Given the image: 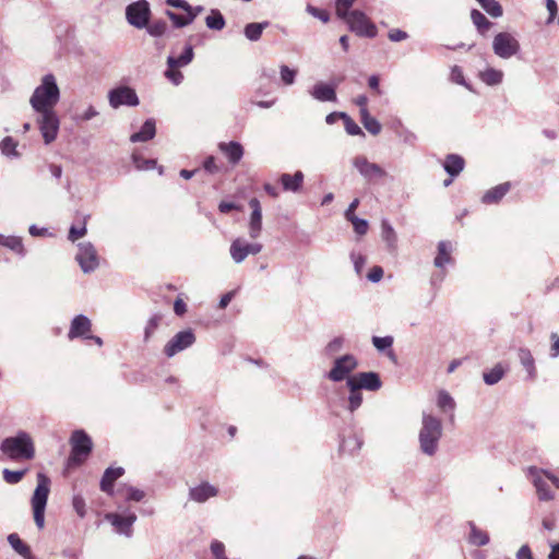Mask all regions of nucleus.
Masks as SVG:
<instances>
[{"label": "nucleus", "mask_w": 559, "mask_h": 559, "mask_svg": "<svg viewBox=\"0 0 559 559\" xmlns=\"http://www.w3.org/2000/svg\"><path fill=\"white\" fill-rule=\"evenodd\" d=\"M75 260L83 273H92L99 266V257L95 246L90 241L78 243Z\"/></svg>", "instance_id": "nucleus-10"}, {"label": "nucleus", "mask_w": 559, "mask_h": 559, "mask_svg": "<svg viewBox=\"0 0 559 559\" xmlns=\"http://www.w3.org/2000/svg\"><path fill=\"white\" fill-rule=\"evenodd\" d=\"M544 472L545 471L538 469L537 467L528 468V473L532 476V481L536 489L538 499L540 501H550L554 499V492L551 491L547 481L542 476Z\"/></svg>", "instance_id": "nucleus-19"}, {"label": "nucleus", "mask_w": 559, "mask_h": 559, "mask_svg": "<svg viewBox=\"0 0 559 559\" xmlns=\"http://www.w3.org/2000/svg\"><path fill=\"white\" fill-rule=\"evenodd\" d=\"M269 26V22L249 23L245 26L243 34L247 39L257 41L261 38L263 31Z\"/></svg>", "instance_id": "nucleus-36"}, {"label": "nucleus", "mask_w": 559, "mask_h": 559, "mask_svg": "<svg viewBox=\"0 0 559 559\" xmlns=\"http://www.w3.org/2000/svg\"><path fill=\"white\" fill-rule=\"evenodd\" d=\"M193 57H194L193 47L191 45H187L185 47L183 52L180 56H178V57L168 56L167 66L169 68H182V67L188 66L193 60Z\"/></svg>", "instance_id": "nucleus-30"}, {"label": "nucleus", "mask_w": 559, "mask_h": 559, "mask_svg": "<svg viewBox=\"0 0 559 559\" xmlns=\"http://www.w3.org/2000/svg\"><path fill=\"white\" fill-rule=\"evenodd\" d=\"M506 370L501 364H497L492 369L483 373V379L486 384L493 385L498 383L504 376Z\"/></svg>", "instance_id": "nucleus-42"}, {"label": "nucleus", "mask_w": 559, "mask_h": 559, "mask_svg": "<svg viewBox=\"0 0 559 559\" xmlns=\"http://www.w3.org/2000/svg\"><path fill=\"white\" fill-rule=\"evenodd\" d=\"M133 163L138 169H153L156 165V160L154 159H145L138 155H133Z\"/></svg>", "instance_id": "nucleus-60"}, {"label": "nucleus", "mask_w": 559, "mask_h": 559, "mask_svg": "<svg viewBox=\"0 0 559 559\" xmlns=\"http://www.w3.org/2000/svg\"><path fill=\"white\" fill-rule=\"evenodd\" d=\"M218 148L233 165L238 164L243 156V147L239 142L236 141H230L228 143L221 142L218 144Z\"/></svg>", "instance_id": "nucleus-21"}, {"label": "nucleus", "mask_w": 559, "mask_h": 559, "mask_svg": "<svg viewBox=\"0 0 559 559\" xmlns=\"http://www.w3.org/2000/svg\"><path fill=\"white\" fill-rule=\"evenodd\" d=\"M261 250V243H250L240 238L235 239L229 248L230 257L235 263H241L248 255H255L260 253Z\"/></svg>", "instance_id": "nucleus-15"}, {"label": "nucleus", "mask_w": 559, "mask_h": 559, "mask_svg": "<svg viewBox=\"0 0 559 559\" xmlns=\"http://www.w3.org/2000/svg\"><path fill=\"white\" fill-rule=\"evenodd\" d=\"M511 183H500L488 191L481 197V202L485 204H496L502 200V198L510 191Z\"/></svg>", "instance_id": "nucleus-26"}, {"label": "nucleus", "mask_w": 559, "mask_h": 559, "mask_svg": "<svg viewBox=\"0 0 559 559\" xmlns=\"http://www.w3.org/2000/svg\"><path fill=\"white\" fill-rule=\"evenodd\" d=\"M156 133V127H155V120L154 119H147L141 127L139 132H135L131 135L130 140L131 142H146L148 140H152L155 136Z\"/></svg>", "instance_id": "nucleus-27"}, {"label": "nucleus", "mask_w": 559, "mask_h": 559, "mask_svg": "<svg viewBox=\"0 0 559 559\" xmlns=\"http://www.w3.org/2000/svg\"><path fill=\"white\" fill-rule=\"evenodd\" d=\"M437 404L438 406L442 409V411H453L454 407H455V402L454 400L452 399V396L445 392V391H441L439 392L438 394V401H437Z\"/></svg>", "instance_id": "nucleus-48"}, {"label": "nucleus", "mask_w": 559, "mask_h": 559, "mask_svg": "<svg viewBox=\"0 0 559 559\" xmlns=\"http://www.w3.org/2000/svg\"><path fill=\"white\" fill-rule=\"evenodd\" d=\"M72 507L76 514L83 519L86 515L85 500L81 495H74L72 498Z\"/></svg>", "instance_id": "nucleus-54"}, {"label": "nucleus", "mask_w": 559, "mask_h": 559, "mask_svg": "<svg viewBox=\"0 0 559 559\" xmlns=\"http://www.w3.org/2000/svg\"><path fill=\"white\" fill-rule=\"evenodd\" d=\"M344 127L349 135H362L365 136L361 128L348 116H344Z\"/></svg>", "instance_id": "nucleus-53"}, {"label": "nucleus", "mask_w": 559, "mask_h": 559, "mask_svg": "<svg viewBox=\"0 0 559 559\" xmlns=\"http://www.w3.org/2000/svg\"><path fill=\"white\" fill-rule=\"evenodd\" d=\"M464 159L456 154H449L444 160L443 168L452 177L457 176L464 168Z\"/></svg>", "instance_id": "nucleus-32"}, {"label": "nucleus", "mask_w": 559, "mask_h": 559, "mask_svg": "<svg viewBox=\"0 0 559 559\" xmlns=\"http://www.w3.org/2000/svg\"><path fill=\"white\" fill-rule=\"evenodd\" d=\"M280 75H281V80L282 82L285 84V85H293L295 83V80H296V75H297V70L295 69H290L288 66L286 64H282L280 67Z\"/></svg>", "instance_id": "nucleus-49"}, {"label": "nucleus", "mask_w": 559, "mask_h": 559, "mask_svg": "<svg viewBox=\"0 0 559 559\" xmlns=\"http://www.w3.org/2000/svg\"><path fill=\"white\" fill-rule=\"evenodd\" d=\"M471 17L474 25L481 34H485V32H487L492 25V23L480 11L476 9L472 10Z\"/></svg>", "instance_id": "nucleus-44"}, {"label": "nucleus", "mask_w": 559, "mask_h": 559, "mask_svg": "<svg viewBox=\"0 0 559 559\" xmlns=\"http://www.w3.org/2000/svg\"><path fill=\"white\" fill-rule=\"evenodd\" d=\"M37 114L36 122L41 133L45 144L52 143L58 135L60 120L56 110L35 111Z\"/></svg>", "instance_id": "nucleus-8"}, {"label": "nucleus", "mask_w": 559, "mask_h": 559, "mask_svg": "<svg viewBox=\"0 0 559 559\" xmlns=\"http://www.w3.org/2000/svg\"><path fill=\"white\" fill-rule=\"evenodd\" d=\"M306 10L310 15L319 19L323 23H328L330 20V15L325 10H321V9L310 5V4L307 5Z\"/></svg>", "instance_id": "nucleus-59"}, {"label": "nucleus", "mask_w": 559, "mask_h": 559, "mask_svg": "<svg viewBox=\"0 0 559 559\" xmlns=\"http://www.w3.org/2000/svg\"><path fill=\"white\" fill-rule=\"evenodd\" d=\"M8 543L19 555L25 558H29V547L20 538V536L16 533L9 534Z\"/></svg>", "instance_id": "nucleus-40"}, {"label": "nucleus", "mask_w": 559, "mask_h": 559, "mask_svg": "<svg viewBox=\"0 0 559 559\" xmlns=\"http://www.w3.org/2000/svg\"><path fill=\"white\" fill-rule=\"evenodd\" d=\"M347 382L354 384V389L367 390L371 392L378 391L382 386V381L377 372H358L354 374Z\"/></svg>", "instance_id": "nucleus-17"}, {"label": "nucleus", "mask_w": 559, "mask_h": 559, "mask_svg": "<svg viewBox=\"0 0 559 559\" xmlns=\"http://www.w3.org/2000/svg\"><path fill=\"white\" fill-rule=\"evenodd\" d=\"M451 243L448 241H440L438 243V254L435 258V265L439 269H442L445 264L451 262Z\"/></svg>", "instance_id": "nucleus-33"}, {"label": "nucleus", "mask_w": 559, "mask_h": 559, "mask_svg": "<svg viewBox=\"0 0 559 559\" xmlns=\"http://www.w3.org/2000/svg\"><path fill=\"white\" fill-rule=\"evenodd\" d=\"M310 95L319 102L336 100L335 86L323 82L316 83L310 90Z\"/></svg>", "instance_id": "nucleus-22"}, {"label": "nucleus", "mask_w": 559, "mask_h": 559, "mask_svg": "<svg viewBox=\"0 0 559 559\" xmlns=\"http://www.w3.org/2000/svg\"><path fill=\"white\" fill-rule=\"evenodd\" d=\"M147 33L153 37H160L167 31V23L163 20L154 21L151 24H147L145 27Z\"/></svg>", "instance_id": "nucleus-47"}, {"label": "nucleus", "mask_w": 559, "mask_h": 559, "mask_svg": "<svg viewBox=\"0 0 559 559\" xmlns=\"http://www.w3.org/2000/svg\"><path fill=\"white\" fill-rule=\"evenodd\" d=\"M480 7L491 16L499 17L502 15V7L496 0H477Z\"/></svg>", "instance_id": "nucleus-45"}, {"label": "nucleus", "mask_w": 559, "mask_h": 559, "mask_svg": "<svg viewBox=\"0 0 559 559\" xmlns=\"http://www.w3.org/2000/svg\"><path fill=\"white\" fill-rule=\"evenodd\" d=\"M136 514L129 509H124L120 512H111L105 515V520L109 522L118 534L131 537L133 530L132 526L136 522Z\"/></svg>", "instance_id": "nucleus-12"}, {"label": "nucleus", "mask_w": 559, "mask_h": 559, "mask_svg": "<svg viewBox=\"0 0 559 559\" xmlns=\"http://www.w3.org/2000/svg\"><path fill=\"white\" fill-rule=\"evenodd\" d=\"M396 135L406 144L414 145L417 141V135L408 130L407 128H402V130H396Z\"/></svg>", "instance_id": "nucleus-57"}, {"label": "nucleus", "mask_w": 559, "mask_h": 559, "mask_svg": "<svg viewBox=\"0 0 559 559\" xmlns=\"http://www.w3.org/2000/svg\"><path fill=\"white\" fill-rule=\"evenodd\" d=\"M71 454L70 462L74 464H82L90 455L93 449V442L90 436L84 430H74L70 438Z\"/></svg>", "instance_id": "nucleus-6"}, {"label": "nucleus", "mask_w": 559, "mask_h": 559, "mask_svg": "<svg viewBox=\"0 0 559 559\" xmlns=\"http://www.w3.org/2000/svg\"><path fill=\"white\" fill-rule=\"evenodd\" d=\"M520 43L508 32L498 33L492 40V50L501 59H510L520 51Z\"/></svg>", "instance_id": "nucleus-9"}, {"label": "nucleus", "mask_w": 559, "mask_h": 559, "mask_svg": "<svg viewBox=\"0 0 559 559\" xmlns=\"http://www.w3.org/2000/svg\"><path fill=\"white\" fill-rule=\"evenodd\" d=\"M442 431V423L438 417L423 413L418 441L424 454L432 456L437 453Z\"/></svg>", "instance_id": "nucleus-2"}, {"label": "nucleus", "mask_w": 559, "mask_h": 559, "mask_svg": "<svg viewBox=\"0 0 559 559\" xmlns=\"http://www.w3.org/2000/svg\"><path fill=\"white\" fill-rule=\"evenodd\" d=\"M349 390V395L347 397V405H346V409L349 412V413H355L362 404V394L360 392V390L358 389H354V384L353 383H349L347 382V385H346Z\"/></svg>", "instance_id": "nucleus-34"}, {"label": "nucleus", "mask_w": 559, "mask_h": 559, "mask_svg": "<svg viewBox=\"0 0 559 559\" xmlns=\"http://www.w3.org/2000/svg\"><path fill=\"white\" fill-rule=\"evenodd\" d=\"M165 76L175 85H179L183 80V75L178 70V68L168 67V69L165 71Z\"/></svg>", "instance_id": "nucleus-61"}, {"label": "nucleus", "mask_w": 559, "mask_h": 559, "mask_svg": "<svg viewBox=\"0 0 559 559\" xmlns=\"http://www.w3.org/2000/svg\"><path fill=\"white\" fill-rule=\"evenodd\" d=\"M468 526H469V534H468L467 540L471 545L481 547V546H486L489 543L490 538L486 531L479 528L473 522H469Z\"/></svg>", "instance_id": "nucleus-28"}, {"label": "nucleus", "mask_w": 559, "mask_h": 559, "mask_svg": "<svg viewBox=\"0 0 559 559\" xmlns=\"http://www.w3.org/2000/svg\"><path fill=\"white\" fill-rule=\"evenodd\" d=\"M16 146H17V142L11 136H5L0 142L1 153L9 158H17L20 156V153L16 150Z\"/></svg>", "instance_id": "nucleus-43"}, {"label": "nucleus", "mask_w": 559, "mask_h": 559, "mask_svg": "<svg viewBox=\"0 0 559 559\" xmlns=\"http://www.w3.org/2000/svg\"><path fill=\"white\" fill-rule=\"evenodd\" d=\"M124 469L122 467H108L102 479H100V490L106 492L109 496L114 495V483L123 475Z\"/></svg>", "instance_id": "nucleus-24"}, {"label": "nucleus", "mask_w": 559, "mask_h": 559, "mask_svg": "<svg viewBox=\"0 0 559 559\" xmlns=\"http://www.w3.org/2000/svg\"><path fill=\"white\" fill-rule=\"evenodd\" d=\"M60 99V90L53 74L41 78L40 84L34 90L29 104L34 111L55 110Z\"/></svg>", "instance_id": "nucleus-1"}, {"label": "nucleus", "mask_w": 559, "mask_h": 559, "mask_svg": "<svg viewBox=\"0 0 559 559\" xmlns=\"http://www.w3.org/2000/svg\"><path fill=\"white\" fill-rule=\"evenodd\" d=\"M249 206L252 210L249 222V236L255 239L260 236L262 230V210L260 201L257 198H252L249 201Z\"/></svg>", "instance_id": "nucleus-20"}, {"label": "nucleus", "mask_w": 559, "mask_h": 559, "mask_svg": "<svg viewBox=\"0 0 559 559\" xmlns=\"http://www.w3.org/2000/svg\"><path fill=\"white\" fill-rule=\"evenodd\" d=\"M0 450L11 460H32L35 456L34 442L25 431H19L13 437L5 438Z\"/></svg>", "instance_id": "nucleus-3"}, {"label": "nucleus", "mask_w": 559, "mask_h": 559, "mask_svg": "<svg viewBox=\"0 0 559 559\" xmlns=\"http://www.w3.org/2000/svg\"><path fill=\"white\" fill-rule=\"evenodd\" d=\"M195 342V335L192 330H183L176 333L165 345L164 354L171 358L178 353L191 347Z\"/></svg>", "instance_id": "nucleus-13"}, {"label": "nucleus", "mask_w": 559, "mask_h": 559, "mask_svg": "<svg viewBox=\"0 0 559 559\" xmlns=\"http://www.w3.org/2000/svg\"><path fill=\"white\" fill-rule=\"evenodd\" d=\"M353 224L354 230L356 234L362 236L368 231V222L366 219L354 217L349 221Z\"/></svg>", "instance_id": "nucleus-62"}, {"label": "nucleus", "mask_w": 559, "mask_h": 559, "mask_svg": "<svg viewBox=\"0 0 559 559\" xmlns=\"http://www.w3.org/2000/svg\"><path fill=\"white\" fill-rule=\"evenodd\" d=\"M342 20L346 22L350 32L359 37L374 38L378 34L376 24L361 10H352Z\"/></svg>", "instance_id": "nucleus-5"}, {"label": "nucleus", "mask_w": 559, "mask_h": 559, "mask_svg": "<svg viewBox=\"0 0 559 559\" xmlns=\"http://www.w3.org/2000/svg\"><path fill=\"white\" fill-rule=\"evenodd\" d=\"M372 344L378 350L383 352L392 346L393 337L392 336H383V337L373 336Z\"/></svg>", "instance_id": "nucleus-56"}, {"label": "nucleus", "mask_w": 559, "mask_h": 559, "mask_svg": "<svg viewBox=\"0 0 559 559\" xmlns=\"http://www.w3.org/2000/svg\"><path fill=\"white\" fill-rule=\"evenodd\" d=\"M92 331V321L84 314L75 316L70 324L68 338L73 341L75 338H87Z\"/></svg>", "instance_id": "nucleus-18"}, {"label": "nucleus", "mask_w": 559, "mask_h": 559, "mask_svg": "<svg viewBox=\"0 0 559 559\" xmlns=\"http://www.w3.org/2000/svg\"><path fill=\"white\" fill-rule=\"evenodd\" d=\"M87 228H86V217L84 218L82 226L76 227L72 225L69 229L68 239L72 242H75L79 238H82L86 235Z\"/></svg>", "instance_id": "nucleus-52"}, {"label": "nucleus", "mask_w": 559, "mask_h": 559, "mask_svg": "<svg viewBox=\"0 0 559 559\" xmlns=\"http://www.w3.org/2000/svg\"><path fill=\"white\" fill-rule=\"evenodd\" d=\"M118 492L123 493L126 500L136 502L141 501L145 496L143 490H140L132 486H123L122 488L118 489Z\"/></svg>", "instance_id": "nucleus-46"}, {"label": "nucleus", "mask_w": 559, "mask_h": 559, "mask_svg": "<svg viewBox=\"0 0 559 559\" xmlns=\"http://www.w3.org/2000/svg\"><path fill=\"white\" fill-rule=\"evenodd\" d=\"M360 121L370 134L378 135L381 132V123L368 110H362Z\"/></svg>", "instance_id": "nucleus-37"}, {"label": "nucleus", "mask_w": 559, "mask_h": 559, "mask_svg": "<svg viewBox=\"0 0 559 559\" xmlns=\"http://www.w3.org/2000/svg\"><path fill=\"white\" fill-rule=\"evenodd\" d=\"M356 0H336L335 1V9H336V15L340 19H343L344 16L348 15L350 13V8L355 3Z\"/></svg>", "instance_id": "nucleus-51"}, {"label": "nucleus", "mask_w": 559, "mask_h": 559, "mask_svg": "<svg viewBox=\"0 0 559 559\" xmlns=\"http://www.w3.org/2000/svg\"><path fill=\"white\" fill-rule=\"evenodd\" d=\"M350 259H352V261L354 263V269H355L356 273L358 275H360L361 272H362V269H364V266L366 264L365 255H362L361 253L352 252L350 253Z\"/></svg>", "instance_id": "nucleus-63"}, {"label": "nucleus", "mask_w": 559, "mask_h": 559, "mask_svg": "<svg viewBox=\"0 0 559 559\" xmlns=\"http://www.w3.org/2000/svg\"><path fill=\"white\" fill-rule=\"evenodd\" d=\"M25 474H26V469L11 471V469L4 468L2 472L3 479L5 480V483H8L10 485H14V484H17L19 481H21Z\"/></svg>", "instance_id": "nucleus-50"}, {"label": "nucleus", "mask_w": 559, "mask_h": 559, "mask_svg": "<svg viewBox=\"0 0 559 559\" xmlns=\"http://www.w3.org/2000/svg\"><path fill=\"white\" fill-rule=\"evenodd\" d=\"M388 38L391 41L397 43V41H402V40L407 39L408 38V34L405 31H402L400 28H392L388 33Z\"/></svg>", "instance_id": "nucleus-64"}, {"label": "nucleus", "mask_w": 559, "mask_h": 559, "mask_svg": "<svg viewBox=\"0 0 559 559\" xmlns=\"http://www.w3.org/2000/svg\"><path fill=\"white\" fill-rule=\"evenodd\" d=\"M50 491V479L43 473L37 474V486L32 497V508L36 526L41 530L45 526V509Z\"/></svg>", "instance_id": "nucleus-4"}, {"label": "nucleus", "mask_w": 559, "mask_h": 559, "mask_svg": "<svg viewBox=\"0 0 559 559\" xmlns=\"http://www.w3.org/2000/svg\"><path fill=\"white\" fill-rule=\"evenodd\" d=\"M479 79L489 86L499 85L503 79V72L495 68H487L479 72Z\"/></svg>", "instance_id": "nucleus-35"}, {"label": "nucleus", "mask_w": 559, "mask_h": 559, "mask_svg": "<svg viewBox=\"0 0 559 559\" xmlns=\"http://www.w3.org/2000/svg\"><path fill=\"white\" fill-rule=\"evenodd\" d=\"M150 17L151 9L146 0L132 2L126 8V19L128 23L135 28L141 29L146 27Z\"/></svg>", "instance_id": "nucleus-11"}, {"label": "nucleus", "mask_w": 559, "mask_h": 559, "mask_svg": "<svg viewBox=\"0 0 559 559\" xmlns=\"http://www.w3.org/2000/svg\"><path fill=\"white\" fill-rule=\"evenodd\" d=\"M304 174L298 170L294 175L290 174H282L280 177V182L285 191L289 192H299L302 183H304Z\"/></svg>", "instance_id": "nucleus-25"}, {"label": "nucleus", "mask_w": 559, "mask_h": 559, "mask_svg": "<svg viewBox=\"0 0 559 559\" xmlns=\"http://www.w3.org/2000/svg\"><path fill=\"white\" fill-rule=\"evenodd\" d=\"M0 246L7 247L20 255H24L22 239L16 236H5L0 234Z\"/></svg>", "instance_id": "nucleus-38"}, {"label": "nucleus", "mask_w": 559, "mask_h": 559, "mask_svg": "<svg viewBox=\"0 0 559 559\" xmlns=\"http://www.w3.org/2000/svg\"><path fill=\"white\" fill-rule=\"evenodd\" d=\"M521 365L527 372V378L530 380H535L536 378V368L535 360L530 349L520 348L518 353Z\"/></svg>", "instance_id": "nucleus-31"}, {"label": "nucleus", "mask_w": 559, "mask_h": 559, "mask_svg": "<svg viewBox=\"0 0 559 559\" xmlns=\"http://www.w3.org/2000/svg\"><path fill=\"white\" fill-rule=\"evenodd\" d=\"M381 238L386 243L388 249L393 252L397 247V235L392 225L386 219L381 222Z\"/></svg>", "instance_id": "nucleus-29"}, {"label": "nucleus", "mask_w": 559, "mask_h": 559, "mask_svg": "<svg viewBox=\"0 0 559 559\" xmlns=\"http://www.w3.org/2000/svg\"><path fill=\"white\" fill-rule=\"evenodd\" d=\"M353 166L367 180L380 179L386 176L385 170L378 164L371 163L367 157L359 155L353 159Z\"/></svg>", "instance_id": "nucleus-16"}, {"label": "nucleus", "mask_w": 559, "mask_h": 559, "mask_svg": "<svg viewBox=\"0 0 559 559\" xmlns=\"http://www.w3.org/2000/svg\"><path fill=\"white\" fill-rule=\"evenodd\" d=\"M166 15L173 21L174 25L178 28L191 24L187 15L182 16L169 10L166 11Z\"/></svg>", "instance_id": "nucleus-58"}, {"label": "nucleus", "mask_w": 559, "mask_h": 559, "mask_svg": "<svg viewBox=\"0 0 559 559\" xmlns=\"http://www.w3.org/2000/svg\"><path fill=\"white\" fill-rule=\"evenodd\" d=\"M205 24L210 29L222 31L225 27V19L219 10L212 9L205 19Z\"/></svg>", "instance_id": "nucleus-39"}, {"label": "nucleus", "mask_w": 559, "mask_h": 559, "mask_svg": "<svg viewBox=\"0 0 559 559\" xmlns=\"http://www.w3.org/2000/svg\"><path fill=\"white\" fill-rule=\"evenodd\" d=\"M358 360L352 354L337 357L333 361L332 368L325 373V378L332 382H342L350 379L352 372L357 368Z\"/></svg>", "instance_id": "nucleus-7"}, {"label": "nucleus", "mask_w": 559, "mask_h": 559, "mask_svg": "<svg viewBox=\"0 0 559 559\" xmlns=\"http://www.w3.org/2000/svg\"><path fill=\"white\" fill-rule=\"evenodd\" d=\"M344 346V338L338 336L330 341L325 347V353L329 356H333L342 350Z\"/></svg>", "instance_id": "nucleus-55"}, {"label": "nucleus", "mask_w": 559, "mask_h": 559, "mask_svg": "<svg viewBox=\"0 0 559 559\" xmlns=\"http://www.w3.org/2000/svg\"><path fill=\"white\" fill-rule=\"evenodd\" d=\"M218 490L216 487L210 485L209 483H202L201 485L191 488L189 491V497L191 500L202 503L207 499L217 496Z\"/></svg>", "instance_id": "nucleus-23"}, {"label": "nucleus", "mask_w": 559, "mask_h": 559, "mask_svg": "<svg viewBox=\"0 0 559 559\" xmlns=\"http://www.w3.org/2000/svg\"><path fill=\"white\" fill-rule=\"evenodd\" d=\"M108 99L112 108H118L122 105L133 107L139 104L135 91L129 86H119L111 90L108 94Z\"/></svg>", "instance_id": "nucleus-14"}, {"label": "nucleus", "mask_w": 559, "mask_h": 559, "mask_svg": "<svg viewBox=\"0 0 559 559\" xmlns=\"http://www.w3.org/2000/svg\"><path fill=\"white\" fill-rule=\"evenodd\" d=\"M362 443L364 441L359 436L353 435L346 439H343V441L340 444V449L343 452H348L353 454L361 449Z\"/></svg>", "instance_id": "nucleus-41"}]
</instances>
